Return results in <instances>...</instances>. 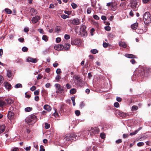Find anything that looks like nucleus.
Here are the masks:
<instances>
[{
    "instance_id": "1",
    "label": "nucleus",
    "mask_w": 151,
    "mask_h": 151,
    "mask_svg": "<svg viewBox=\"0 0 151 151\" xmlns=\"http://www.w3.org/2000/svg\"><path fill=\"white\" fill-rule=\"evenodd\" d=\"M78 137L75 133L67 134L64 136V140L65 141H69L71 140H76L78 139Z\"/></svg>"
},
{
    "instance_id": "2",
    "label": "nucleus",
    "mask_w": 151,
    "mask_h": 151,
    "mask_svg": "<svg viewBox=\"0 0 151 151\" xmlns=\"http://www.w3.org/2000/svg\"><path fill=\"white\" fill-rule=\"evenodd\" d=\"M25 121L29 125L34 124L37 121L36 116L34 115H31L25 119Z\"/></svg>"
},
{
    "instance_id": "3",
    "label": "nucleus",
    "mask_w": 151,
    "mask_h": 151,
    "mask_svg": "<svg viewBox=\"0 0 151 151\" xmlns=\"http://www.w3.org/2000/svg\"><path fill=\"white\" fill-rule=\"evenodd\" d=\"M144 21L145 23L148 24L151 22V15L150 13L148 12H146L143 16Z\"/></svg>"
},
{
    "instance_id": "4",
    "label": "nucleus",
    "mask_w": 151,
    "mask_h": 151,
    "mask_svg": "<svg viewBox=\"0 0 151 151\" xmlns=\"http://www.w3.org/2000/svg\"><path fill=\"white\" fill-rule=\"evenodd\" d=\"M90 133L91 136L95 134H98L99 132V129L98 128H91L90 129H88L87 131Z\"/></svg>"
},
{
    "instance_id": "5",
    "label": "nucleus",
    "mask_w": 151,
    "mask_h": 151,
    "mask_svg": "<svg viewBox=\"0 0 151 151\" xmlns=\"http://www.w3.org/2000/svg\"><path fill=\"white\" fill-rule=\"evenodd\" d=\"M131 7L134 11H136L137 10L138 7L137 6V2L136 1H133L131 2Z\"/></svg>"
},
{
    "instance_id": "6",
    "label": "nucleus",
    "mask_w": 151,
    "mask_h": 151,
    "mask_svg": "<svg viewBox=\"0 0 151 151\" xmlns=\"http://www.w3.org/2000/svg\"><path fill=\"white\" fill-rule=\"evenodd\" d=\"M55 86L56 89V92L57 93H61L63 92V89L61 87L60 84L56 83L55 85Z\"/></svg>"
},
{
    "instance_id": "7",
    "label": "nucleus",
    "mask_w": 151,
    "mask_h": 151,
    "mask_svg": "<svg viewBox=\"0 0 151 151\" xmlns=\"http://www.w3.org/2000/svg\"><path fill=\"white\" fill-rule=\"evenodd\" d=\"M86 27L85 25L82 26L80 29V32L84 36H86L87 35L86 31Z\"/></svg>"
},
{
    "instance_id": "8",
    "label": "nucleus",
    "mask_w": 151,
    "mask_h": 151,
    "mask_svg": "<svg viewBox=\"0 0 151 151\" xmlns=\"http://www.w3.org/2000/svg\"><path fill=\"white\" fill-rule=\"evenodd\" d=\"M146 69V68H142L140 70H139L137 72V75L138 76H143L145 73V70Z\"/></svg>"
},
{
    "instance_id": "9",
    "label": "nucleus",
    "mask_w": 151,
    "mask_h": 151,
    "mask_svg": "<svg viewBox=\"0 0 151 151\" xmlns=\"http://www.w3.org/2000/svg\"><path fill=\"white\" fill-rule=\"evenodd\" d=\"M70 22L72 24L76 25H79L80 24L79 20L78 18L70 20Z\"/></svg>"
},
{
    "instance_id": "10",
    "label": "nucleus",
    "mask_w": 151,
    "mask_h": 151,
    "mask_svg": "<svg viewBox=\"0 0 151 151\" xmlns=\"http://www.w3.org/2000/svg\"><path fill=\"white\" fill-rule=\"evenodd\" d=\"M54 49L57 50H61L64 48V46L62 45H58L54 46Z\"/></svg>"
},
{
    "instance_id": "11",
    "label": "nucleus",
    "mask_w": 151,
    "mask_h": 151,
    "mask_svg": "<svg viewBox=\"0 0 151 151\" xmlns=\"http://www.w3.org/2000/svg\"><path fill=\"white\" fill-rule=\"evenodd\" d=\"M37 60L36 58H33L31 57H28L27 59V61L29 62H32L33 63H36L37 61Z\"/></svg>"
},
{
    "instance_id": "12",
    "label": "nucleus",
    "mask_w": 151,
    "mask_h": 151,
    "mask_svg": "<svg viewBox=\"0 0 151 151\" xmlns=\"http://www.w3.org/2000/svg\"><path fill=\"white\" fill-rule=\"evenodd\" d=\"M40 19V17L38 16H36L35 17H33L32 19V22L33 23H35L37 22L38 20Z\"/></svg>"
},
{
    "instance_id": "13",
    "label": "nucleus",
    "mask_w": 151,
    "mask_h": 151,
    "mask_svg": "<svg viewBox=\"0 0 151 151\" xmlns=\"http://www.w3.org/2000/svg\"><path fill=\"white\" fill-rule=\"evenodd\" d=\"M116 112L118 113L120 116H122L123 118H125L128 115V114L120 112L119 111H117Z\"/></svg>"
},
{
    "instance_id": "14",
    "label": "nucleus",
    "mask_w": 151,
    "mask_h": 151,
    "mask_svg": "<svg viewBox=\"0 0 151 151\" xmlns=\"http://www.w3.org/2000/svg\"><path fill=\"white\" fill-rule=\"evenodd\" d=\"M4 85L5 88L8 90H10L12 88L11 84L8 82H6L4 83Z\"/></svg>"
},
{
    "instance_id": "15",
    "label": "nucleus",
    "mask_w": 151,
    "mask_h": 151,
    "mask_svg": "<svg viewBox=\"0 0 151 151\" xmlns=\"http://www.w3.org/2000/svg\"><path fill=\"white\" fill-rule=\"evenodd\" d=\"M14 113L13 112L11 111H9L8 114V117L9 119L11 120L13 119L14 117Z\"/></svg>"
},
{
    "instance_id": "16",
    "label": "nucleus",
    "mask_w": 151,
    "mask_h": 151,
    "mask_svg": "<svg viewBox=\"0 0 151 151\" xmlns=\"http://www.w3.org/2000/svg\"><path fill=\"white\" fill-rule=\"evenodd\" d=\"M44 109L47 111H50L51 110L52 108L49 105L46 104L43 107Z\"/></svg>"
},
{
    "instance_id": "17",
    "label": "nucleus",
    "mask_w": 151,
    "mask_h": 151,
    "mask_svg": "<svg viewBox=\"0 0 151 151\" xmlns=\"http://www.w3.org/2000/svg\"><path fill=\"white\" fill-rule=\"evenodd\" d=\"M125 56L127 58H137V57L135 55L131 54H126L125 55Z\"/></svg>"
},
{
    "instance_id": "18",
    "label": "nucleus",
    "mask_w": 151,
    "mask_h": 151,
    "mask_svg": "<svg viewBox=\"0 0 151 151\" xmlns=\"http://www.w3.org/2000/svg\"><path fill=\"white\" fill-rule=\"evenodd\" d=\"M119 45L120 47L123 48H126L127 47V45L125 42H120L119 43Z\"/></svg>"
},
{
    "instance_id": "19",
    "label": "nucleus",
    "mask_w": 151,
    "mask_h": 151,
    "mask_svg": "<svg viewBox=\"0 0 151 151\" xmlns=\"http://www.w3.org/2000/svg\"><path fill=\"white\" fill-rule=\"evenodd\" d=\"M138 25L137 23H135L131 25V27L133 29H137Z\"/></svg>"
},
{
    "instance_id": "20",
    "label": "nucleus",
    "mask_w": 151,
    "mask_h": 151,
    "mask_svg": "<svg viewBox=\"0 0 151 151\" xmlns=\"http://www.w3.org/2000/svg\"><path fill=\"white\" fill-rule=\"evenodd\" d=\"M7 76L9 78H12V75L11 71L7 70Z\"/></svg>"
},
{
    "instance_id": "21",
    "label": "nucleus",
    "mask_w": 151,
    "mask_h": 151,
    "mask_svg": "<svg viewBox=\"0 0 151 151\" xmlns=\"http://www.w3.org/2000/svg\"><path fill=\"white\" fill-rule=\"evenodd\" d=\"M80 41L75 40L73 41H72L71 44L72 45H79V43H80Z\"/></svg>"
},
{
    "instance_id": "22",
    "label": "nucleus",
    "mask_w": 151,
    "mask_h": 151,
    "mask_svg": "<svg viewBox=\"0 0 151 151\" xmlns=\"http://www.w3.org/2000/svg\"><path fill=\"white\" fill-rule=\"evenodd\" d=\"M5 102L6 104H11L13 103V101L11 99H6Z\"/></svg>"
},
{
    "instance_id": "23",
    "label": "nucleus",
    "mask_w": 151,
    "mask_h": 151,
    "mask_svg": "<svg viewBox=\"0 0 151 151\" xmlns=\"http://www.w3.org/2000/svg\"><path fill=\"white\" fill-rule=\"evenodd\" d=\"M5 129V127L4 125H2L0 126V134L1 133L4 132Z\"/></svg>"
},
{
    "instance_id": "24",
    "label": "nucleus",
    "mask_w": 151,
    "mask_h": 151,
    "mask_svg": "<svg viewBox=\"0 0 151 151\" xmlns=\"http://www.w3.org/2000/svg\"><path fill=\"white\" fill-rule=\"evenodd\" d=\"M141 129V127L139 128L138 129L135 130L134 132L131 133L130 134V135L132 136L136 134Z\"/></svg>"
},
{
    "instance_id": "25",
    "label": "nucleus",
    "mask_w": 151,
    "mask_h": 151,
    "mask_svg": "<svg viewBox=\"0 0 151 151\" xmlns=\"http://www.w3.org/2000/svg\"><path fill=\"white\" fill-rule=\"evenodd\" d=\"M61 27L59 26H57L55 28V32L57 33H58L60 31Z\"/></svg>"
},
{
    "instance_id": "26",
    "label": "nucleus",
    "mask_w": 151,
    "mask_h": 151,
    "mask_svg": "<svg viewBox=\"0 0 151 151\" xmlns=\"http://www.w3.org/2000/svg\"><path fill=\"white\" fill-rule=\"evenodd\" d=\"M6 105L5 101H0V106L2 107L5 106Z\"/></svg>"
},
{
    "instance_id": "27",
    "label": "nucleus",
    "mask_w": 151,
    "mask_h": 151,
    "mask_svg": "<svg viewBox=\"0 0 151 151\" xmlns=\"http://www.w3.org/2000/svg\"><path fill=\"white\" fill-rule=\"evenodd\" d=\"M5 11L7 14H11L12 13V11L10 9L8 8H6L4 9Z\"/></svg>"
},
{
    "instance_id": "28",
    "label": "nucleus",
    "mask_w": 151,
    "mask_h": 151,
    "mask_svg": "<svg viewBox=\"0 0 151 151\" xmlns=\"http://www.w3.org/2000/svg\"><path fill=\"white\" fill-rule=\"evenodd\" d=\"M76 92V90L75 88H72L70 90V93L71 94H74Z\"/></svg>"
},
{
    "instance_id": "29",
    "label": "nucleus",
    "mask_w": 151,
    "mask_h": 151,
    "mask_svg": "<svg viewBox=\"0 0 151 151\" xmlns=\"http://www.w3.org/2000/svg\"><path fill=\"white\" fill-rule=\"evenodd\" d=\"M138 109V107L137 106L134 105L132 106L131 110L132 111H136Z\"/></svg>"
},
{
    "instance_id": "30",
    "label": "nucleus",
    "mask_w": 151,
    "mask_h": 151,
    "mask_svg": "<svg viewBox=\"0 0 151 151\" xmlns=\"http://www.w3.org/2000/svg\"><path fill=\"white\" fill-rule=\"evenodd\" d=\"M32 108L30 107H27V108H26L24 110L26 112H29L31 111L32 110Z\"/></svg>"
},
{
    "instance_id": "31",
    "label": "nucleus",
    "mask_w": 151,
    "mask_h": 151,
    "mask_svg": "<svg viewBox=\"0 0 151 151\" xmlns=\"http://www.w3.org/2000/svg\"><path fill=\"white\" fill-rule=\"evenodd\" d=\"M70 45L68 44H65V49L66 50H68L70 48Z\"/></svg>"
},
{
    "instance_id": "32",
    "label": "nucleus",
    "mask_w": 151,
    "mask_h": 151,
    "mask_svg": "<svg viewBox=\"0 0 151 151\" xmlns=\"http://www.w3.org/2000/svg\"><path fill=\"white\" fill-rule=\"evenodd\" d=\"M22 87V85L21 84L18 83L15 85V87L16 88H21Z\"/></svg>"
},
{
    "instance_id": "33",
    "label": "nucleus",
    "mask_w": 151,
    "mask_h": 151,
    "mask_svg": "<svg viewBox=\"0 0 151 151\" xmlns=\"http://www.w3.org/2000/svg\"><path fill=\"white\" fill-rule=\"evenodd\" d=\"M71 5L73 9H75L78 7L77 5L74 3H72Z\"/></svg>"
},
{
    "instance_id": "34",
    "label": "nucleus",
    "mask_w": 151,
    "mask_h": 151,
    "mask_svg": "<svg viewBox=\"0 0 151 151\" xmlns=\"http://www.w3.org/2000/svg\"><path fill=\"white\" fill-rule=\"evenodd\" d=\"M91 52L93 54H96V53H97L98 52V50L95 49L91 50Z\"/></svg>"
},
{
    "instance_id": "35",
    "label": "nucleus",
    "mask_w": 151,
    "mask_h": 151,
    "mask_svg": "<svg viewBox=\"0 0 151 151\" xmlns=\"http://www.w3.org/2000/svg\"><path fill=\"white\" fill-rule=\"evenodd\" d=\"M42 39L45 41H47L48 40L47 36L45 35H43L42 37Z\"/></svg>"
},
{
    "instance_id": "36",
    "label": "nucleus",
    "mask_w": 151,
    "mask_h": 151,
    "mask_svg": "<svg viewBox=\"0 0 151 151\" xmlns=\"http://www.w3.org/2000/svg\"><path fill=\"white\" fill-rule=\"evenodd\" d=\"M28 50V48L26 47H24L22 48V50L24 52H26Z\"/></svg>"
},
{
    "instance_id": "37",
    "label": "nucleus",
    "mask_w": 151,
    "mask_h": 151,
    "mask_svg": "<svg viewBox=\"0 0 151 151\" xmlns=\"http://www.w3.org/2000/svg\"><path fill=\"white\" fill-rule=\"evenodd\" d=\"M68 16L65 14H63L61 16V17L64 19H65L67 18H68Z\"/></svg>"
},
{
    "instance_id": "38",
    "label": "nucleus",
    "mask_w": 151,
    "mask_h": 151,
    "mask_svg": "<svg viewBox=\"0 0 151 151\" xmlns=\"http://www.w3.org/2000/svg\"><path fill=\"white\" fill-rule=\"evenodd\" d=\"M60 78H61L60 76L59 75H58L56 77L55 79L57 81H59V80Z\"/></svg>"
},
{
    "instance_id": "39",
    "label": "nucleus",
    "mask_w": 151,
    "mask_h": 151,
    "mask_svg": "<svg viewBox=\"0 0 151 151\" xmlns=\"http://www.w3.org/2000/svg\"><path fill=\"white\" fill-rule=\"evenodd\" d=\"M64 38L66 40H68L70 38V36L68 35L65 34L64 35Z\"/></svg>"
},
{
    "instance_id": "40",
    "label": "nucleus",
    "mask_w": 151,
    "mask_h": 151,
    "mask_svg": "<svg viewBox=\"0 0 151 151\" xmlns=\"http://www.w3.org/2000/svg\"><path fill=\"white\" fill-rule=\"evenodd\" d=\"M100 136L102 139H104L105 138V135L104 133H101Z\"/></svg>"
},
{
    "instance_id": "41",
    "label": "nucleus",
    "mask_w": 151,
    "mask_h": 151,
    "mask_svg": "<svg viewBox=\"0 0 151 151\" xmlns=\"http://www.w3.org/2000/svg\"><path fill=\"white\" fill-rule=\"evenodd\" d=\"M49 48L46 49L43 51V53L44 55H45L46 53H48L49 52Z\"/></svg>"
},
{
    "instance_id": "42",
    "label": "nucleus",
    "mask_w": 151,
    "mask_h": 151,
    "mask_svg": "<svg viewBox=\"0 0 151 151\" xmlns=\"http://www.w3.org/2000/svg\"><path fill=\"white\" fill-rule=\"evenodd\" d=\"M144 145V143L143 142H138L137 144V145L139 147H141L143 146Z\"/></svg>"
},
{
    "instance_id": "43",
    "label": "nucleus",
    "mask_w": 151,
    "mask_h": 151,
    "mask_svg": "<svg viewBox=\"0 0 151 151\" xmlns=\"http://www.w3.org/2000/svg\"><path fill=\"white\" fill-rule=\"evenodd\" d=\"M91 2L92 4V6L96 4V0H91Z\"/></svg>"
},
{
    "instance_id": "44",
    "label": "nucleus",
    "mask_w": 151,
    "mask_h": 151,
    "mask_svg": "<svg viewBox=\"0 0 151 151\" xmlns=\"http://www.w3.org/2000/svg\"><path fill=\"white\" fill-rule=\"evenodd\" d=\"M30 12L34 13V14L36 13V10L34 9H31L30 10Z\"/></svg>"
},
{
    "instance_id": "45",
    "label": "nucleus",
    "mask_w": 151,
    "mask_h": 151,
    "mask_svg": "<svg viewBox=\"0 0 151 151\" xmlns=\"http://www.w3.org/2000/svg\"><path fill=\"white\" fill-rule=\"evenodd\" d=\"M105 29L107 31H109L110 30L111 28L110 27L108 26H105L104 27Z\"/></svg>"
},
{
    "instance_id": "46",
    "label": "nucleus",
    "mask_w": 151,
    "mask_h": 151,
    "mask_svg": "<svg viewBox=\"0 0 151 151\" xmlns=\"http://www.w3.org/2000/svg\"><path fill=\"white\" fill-rule=\"evenodd\" d=\"M91 9L90 8H88L87 10V12L88 14H90L91 13Z\"/></svg>"
},
{
    "instance_id": "47",
    "label": "nucleus",
    "mask_w": 151,
    "mask_h": 151,
    "mask_svg": "<svg viewBox=\"0 0 151 151\" xmlns=\"http://www.w3.org/2000/svg\"><path fill=\"white\" fill-rule=\"evenodd\" d=\"M3 78L1 76H0V85L1 84L3 81Z\"/></svg>"
},
{
    "instance_id": "48",
    "label": "nucleus",
    "mask_w": 151,
    "mask_h": 151,
    "mask_svg": "<svg viewBox=\"0 0 151 151\" xmlns=\"http://www.w3.org/2000/svg\"><path fill=\"white\" fill-rule=\"evenodd\" d=\"M93 17L96 20H99V17L96 15H94L93 16Z\"/></svg>"
},
{
    "instance_id": "49",
    "label": "nucleus",
    "mask_w": 151,
    "mask_h": 151,
    "mask_svg": "<svg viewBox=\"0 0 151 151\" xmlns=\"http://www.w3.org/2000/svg\"><path fill=\"white\" fill-rule=\"evenodd\" d=\"M108 36L109 37L111 38H113L115 37V35H114L111 33H109L108 34Z\"/></svg>"
},
{
    "instance_id": "50",
    "label": "nucleus",
    "mask_w": 151,
    "mask_h": 151,
    "mask_svg": "<svg viewBox=\"0 0 151 151\" xmlns=\"http://www.w3.org/2000/svg\"><path fill=\"white\" fill-rule=\"evenodd\" d=\"M114 105V106L116 108L118 107L119 106V104L117 102H116L115 103Z\"/></svg>"
},
{
    "instance_id": "51",
    "label": "nucleus",
    "mask_w": 151,
    "mask_h": 151,
    "mask_svg": "<svg viewBox=\"0 0 151 151\" xmlns=\"http://www.w3.org/2000/svg\"><path fill=\"white\" fill-rule=\"evenodd\" d=\"M75 113L77 116H78L80 114V111L78 110H76L75 111Z\"/></svg>"
},
{
    "instance_id": "52",
    "label": "nucleus",
    "mask_w": 151,
    "mask_h": 151,
    "mask_svg": "<svg viewBox=\"0 0 151 151\" xmlns=\"http://www.w3.org/2000/svg\"><path fill=\"white\" fill-rule=\"evenodd\" d=\"M39 90H36L34 91V93L35 95H37L39 94Z\"/></svg>"
},
{
    "instance_id": "53",
    "label": "nucleus",
    "mask_w": 151,
    "mask_h": 151,
    "mask_svg": "<svg viewBox=\"0 0 151 151\" xmlns=\"http://www.w3.org/2000/svg\"><path fill=\"white\" fill-rule=\"evenodd\" d=\"M103 45L104 47L106 48L108 46V44L106 42H104Z\"/></svg>"
},
{
    "instance_id": "54",
    "label": "nucleus",
    "mask_w": 151,
    "mask_h": 151,
    "mask_svg": "<svg viewBox=\"0 0 151 151\" xmlns=\"http://www.w3.org/2000/svg\"><path fill=\"white\" fill-rule=\"evenodd\" d=\"M56 72V73L58 74H60V73H61V71L60 69L59 68V69H58L57 70Z\"/></svg>"
},
{
    "instance_id": "55",
    "label": "nucleus",
    "mask_w": 151,
    "mask_h": 151,
    "mask_svg": "<svg viewBox=\"0 0 151 151\" xmlns=\"http://www.w3.org/2000/svg\"><path fill=\"white\" fill-rule=\"evenodd\" d=\"M50 124H48L46 123L45 124V128L46 129H48L50 128Z\"/></svg>"
},
{
    "instance_id": "56",
    "label": "nucleus",
    "mask_w": 151,
    "mask_h": 151,
    "mask_svg": "<svg viewBox=\"0 0 151 151\" xmlns=\"http://www.w3.org/2000/svg\"><path fill=\"white\" fill-rule=\"evenodd\" d=\"M126 5V3L125 2H122L120 4V6L123 7L125 6Z\"/></svg>"
},
{
    "instance_id": "57",
    "label": "nucleus",
    "mask_w": 151,
    "mask_h": 151,
    "mask_svg": "<svg viewBox=\"0 0 151 151\" xmlns=\"http://www.w3.org/2000/svg\"><path fill=\"white\" fill-rule=\"evenodd\" d=\"M73 78H74L76 80H78L80 78V77L77 75H74L73 76Z\"/></svg>"
},
{
    "instance_id": "58",
    "label": "nucleus",
    "mask_w": 151,
    "mask_h": 151,
    "mask_svg": "<svg viewBox=\"0 0 151 151\" xmlns=\"http://www.w3.org/2000/svg\"><path fill=\"white\" fill-rule=\"evenodd\" d=\"M40 151H45V149L43 148V146L41 145L40 146Z\"/></svg>"
},
{
    "instance_id": "59",
    "label": "nucleus",
    "mask_w": 151,
    "mask_h": 151,
    "mask_svg": "<svg viewBox=\"0 0 151 151\" xmlns=\"http://www.w3.org/2000/svg\"><path fill=\"white\" fill-rule=\"evenodd\" d=\"M61 39L60 37H57L56 38V42L57 43H59L61 41Z\"/></svg>"
},
{
    "instance_id": "60",
    "label": "nucleus",
    "mask_w": 151,
    "mask_h": 151,
    "mask_svg": "<svg viewBox=\"0 0 151 151\" xmlns=\"http://www.w3.org/2000/svg\"><path fill=\"white\" fill-rule=\"evenodd\" d=\"M16 62L17 63H21L22 62V60L21 59H18L16 60Z\"/></svg>"
},
{
    "instance_id": "61",
    "label": "nucleus",
    "mask_w": 151,
    "mask_h": 151,
    "mask_svg": "<svg viewBox=\"0 0 151 151\" xmlns=\"http://www.w3.org/2000/svg\"><path fill=\"white\" fill-rule=\"evenodd\" d=\"M36 89V87L35 86H32L30 90L31 91H34Z\"/></svg>"
},
{
    "instance_id": "62",
    "label": "nucleus",
    "mask_w": 151,
    "mask_h": 151,
    "mask_svg": "<svg viewBox=\"0 0 151 151\" xmlns=\"http://www.w3.org/2000/svg\"><path fill=\"white\" fill-rule=\"evenodd\" d=\"M55 112L53 114L54 116L55 117H57L59 116V115L57 112H56V111H55Z\"/></svg>"
},
{
    "instance_id": "63",
    "label": "nucleus",
    "mask_w": 151,
    "mask_h": 151,
    "mask_svg": "<svg viewBox=\"0 0 151 151\" xmlns=\"http://www.w3.org/2000/svg\"><path fill=\"white\" fill-rule=\"evenodd\" d=\"M39 100V96H35V100L36 101H38Z\"/></svg>"
},
{
    "instance_id": "64",
    "label": "nucleus",
    "mask_w": 151,
    "mask_h": 151,
    "mask_svg": "<svg viewBox=\"0 0 151 151\" xmlns=\"http://www.w3.org/2000/svg\"><path fill=\"white\" fill-rule=\"evenodd\" d=\"M18 40L20 42H23L24 41V39L23 38H20L18 39Z\"/></svg>"
}]
</instances>
